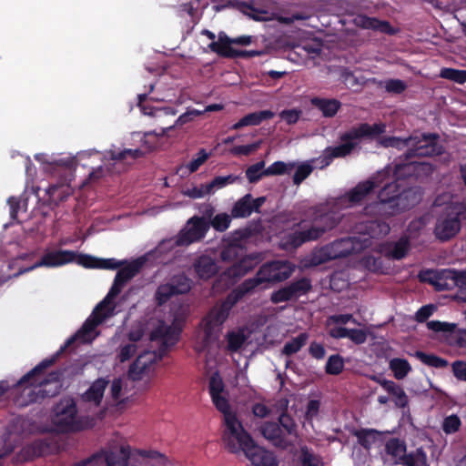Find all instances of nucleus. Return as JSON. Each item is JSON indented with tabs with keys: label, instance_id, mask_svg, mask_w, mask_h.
Wrapping results in <instances>:
<instances>
[{
	"label": "nucleus",
	"instance_id": "nucleus-1",
	"mask_svg": "<svg viewBox=\"0 0 466 466\" xmlns=\"http://www.w3.org/2000/svg\"><path fill=\"white\" fill-rule=\"evenodd\" d=\"M103 322V317L96 319L92 316L86 319L80 329L70 337L60 350L54 356L43 360L39 364L25 374L17 382L18 388H23L21 396L16 400L19 406H27L34 402H41L46 398L54 397L58 393L60 372L53 371L45 379H41L43 372L52 366L60 352L71 346L76 340L86 341L97 326Z\"/></svg>",
	"mask_w": 466,
	"mask_h": 466
},
{
	"label": "nucleus",
	"instance_id": "nucleus-2",
	"mask_svg": "<svg viewBox=\"0 0 466 466\" xmlns=\"http://www.w3.org/2000/svg\"><path fill=\"white\" fill-rule=\"evenodd\" d=\"M386 124L360 123L354 126L348 131L340 134V144L334 147H327L322 155L316 158L319 168H324L331 164L334 158L346 157L359 147L361 139L374 140L386 132Z\"/></svg>",
	"mask_w": 466,
	"mask_h": 466
},
{
	"label": "nucleus",
	"instance_id": "nucleus-3",
	"mask_svg": "<svg viewBox=\"0 0 466 466\" xmlns=\"http://www.w3.org/2000/svg\"><path fill=\"white\" fill-rule=\"evenodd\" d=\"M440 136L436 133H422L412 135L406 138L397 137H384L380 140L384 147L402 148L407 147L404 159L409 160L415 157H435L444 152L443 147L438 143Z\"/></svg>",
	"mask_w": 466,
	"mask_h": 466
},
{
	"label": "nucleus",
	"instance_id": "nucleus-4",
	"mask_svg": "<svg viewBox=\"0 0 466 466\" xmlns=\"http://www.w3.org/2000/svg\"><path fill=\"white\" fill-rule=\"evenodd\" d=\"M295 269L288 260H271L262 264L254 277L245 279L238 286L247 295L265 290L270 284L288 279Z\"/></svg>",
	"mask_w": 466,
	"mask_h": 466
},
{
	"label": "nucleus",
	"instance_id": "nucleus-5",
	"mask_svg": "<svg viewBox=\"0 0 466 466\" xmlns=\"http://www.w3.org/2000/svg\"><path fill=\"white\" fill-rule=\"evenodd\" d=\"M224 443L231 453L243 451L254 466H278L274 454L257 445L244 428L232 437H228Z\"/></svg>",
	"mask_w": 466,
	"mask_h": 466
},
{
	"label": "nucleus",
	"instance_id": "nucleus-6",
	"mask_svg": "<svg viewBox=\"0 0 466 466\" xmlns=\"http://www.w3.org/2000/svg\"><path fill=\"white\" fill-rule=\"evenodd\" d=\"M260 431L266 440L281 450L295 446L299 437L298 425L292 416L286 411L280 413L277 420L265 421Z\"/></svg>",
	"mask_w": 466,
	"mask_h": 466
},
{
	"label": "nucleus",
	"instance_id": "nucleus-7",
	"mask_svg": "<svg viewBox=\"0 0 466 466\" xmlns=\"http://www.w3.org/2000/svg\"><path fill=\"white\" fill-rule=\"evenodd\" d=\"M208 391L214 406L224 416L226 427L222 435L224 442L228 440V437H232L238 431L242 430L243 425L237 418V415L232 412L228 398L223 395L225 385L218 372L213 373L209 378Z\"/></svg>",
	"mask_w": 466,
	"mask_h": 466
},
{
	"label": "nucleus",
	"instance_id": "nucleus-8",
	"mask_svg": "<svg viewBox=\"0 0 466 466\" xmlns=\"http://www.w3.org/2000/svg\"><path fill=\"white\" fill-rule=\"evenodd\" d=\"M248 296L243 289L237 286L233 289L220 303L216 304L204 318V337L210 340L218 336L220 327L228 319L233 307Z\"/></svg>",
	"mask_w": 466,
	"mask_h": 466
},
{
	"label": "nucleus",
	"instance_id": "nucleus-9",
	"mask_svg": "<svg viewBox=\"0 0 466 466\" xmlns=\"http://www.w3.org/2000/svg\"><path fill=\"white\" fill-rule=\"evenodd\" d=\"M466 207L461 202L446 205L438 215L433 228L435 238L447 242L455 238L461 228V219L465 218Z\"/></svg>",
	"mask_w": 466,
	"mask_h": 466
},
{
	"label": "nucleus",
	"instance_id": "nucleus-10",
	"mask_svg": "<svg viewBox=\"0 0 466 466\" xmlns=\"http://www.w3.org/2000/svg\"><path fill=\"white\" fill-rule=\"evenodd\" d=\"M53 424L63 433L76 432L83 430L81 422L76 419L77 407L72 397L62 398L53 409Z\"/></svg>",
	"mask_w": 466,
	"mask_h": 466
},
{
	"label": "nucleus",
	"instance_id": "nucleus-11",
	"mask_svg": "<svg viewBox=\"0 0 466 466\" xmlns=\"http://www.w3.org/2000/svg\"><path fill=\"white\" fill-rule=\"evenodd\" d=\"M385 451L392 458L394 465L425 466L427 463V454L421 447L407 453L406 442L399 438L388 440Z\"/></svg>",
	"mask_w": 466,
	"mask_h": 466
},
{
	"label": "nucleus",
	"instance_id": "nucleus-12",
	"mask_svg": "<svg viewBox=\"0 0 466 466\" xmlns=\"http://www.w3.org/2000/svg\"><path fill=\"white\" fill-rule=\"evenodd\" d=\"M399 181L395 177V180L386 183L378 194L379 200L370 208L387 218L395 216L397 214L395 204L410 194V191H401Z\"/></svg>",
	"mask_w": 466,
	"mask_h": 466
},
{
	"label": "nucleus",
	"instance_id": "nucleus-13",
	"mask_svg": "<svg viewBox=\"0 0 466 466\" xmlns=\"http://www.w3.org/2000/svg\"><path fill=\"white\" fill-rule=\"evenodd\" d=\"M434 171V167L425 161H414L412 158L404 159L401 155L395 163L393 174L397 180H422L429 177Z\"/></svg>",
	"mask_w": 466,
	"mask_h": 466
},
{
	"label": "nucleus",
	"instance_id": "nucleus-14",
	"mask_svg": "<svg viewBox=\"0 0 466 466\" xmlns=\"http://www.w3.org/2000/svg\"><path fill=\"white\" fill-rule=\"evenodd\" d=\"M76 257V252L73 250H55L48 251L43 255L40 260L36 261L30 267L21 268L14 274V277H18L22 274L32 271L40 267L56 268L60 267L71 262H74Z\"/></svg>",
	"mask_w": 466,
	"mask_h": 466
},
{
	"label": "nucleus",
	"instance_id": "nucleus-15",
	"mask_svg": "<svg viewBox=\"0 0 466 466\" xmlns=\"http://www.w3.org/2000/svg\"><path fill=\"white\" fill-rule=\"evenodd\" d=\"M311 289V280L309 278L303 277L292 280L285 287L273 291L270 295V300L274 304L287 302L306 295Z\"/></svg>",
	"mask_w": 466,
	"mask_h": 466
},
{
	"label": "nucleus",
	"instance_id": "nucleus-16",
	"mask_svg": "<svg viewBox=\"0 0 466 466\" xmlns=\"http://www.w3.org/2000/svg\"><path fill=\"white\" fill-rule=\"evenodd\" d=\"M145 263V257H140L121 266L115 276L113 285L108 291V298L117 297L121 293L125 285L137 273H139Z\"/></svg>",
	"mask_w": 466,
	"mask_h": 466
},
{
	"label": "nucleus",
	"instance_id": "nucleus-17",
	"mask_svg": "<svg viewBox=\"0 0 466 466\" xmlns=\"http://www.w3.org/2000/svg\"><path fill=\"white\" fill-rule=\"evenodd\" d=\"M190 227L186 231H181L176 240L177 246H187L205 238L210 225L202 217H193L188 220Z\"/></svg>",
	"mask_w": 466,
	"mask_h": 466
},
{
	"label": "nucleus",
	"instance_id": "nucleus-18",
	"mask_svg": "<svg viewBox=\"0 0 466 466\" xmlns=\"http://www.w3.org/2000/svg\"><path fill=\"white\" fill-rule=\"evenodd\" d=\"M263 259L261 253L253 252L246 254V252L228 267L224 274L229 279H238L250 271H252Z\"/></svg>",
	"mask_w": 466,
	"mask_h": 466
},
{
	"label": "nucleus",
	"instance_id": "nucleus-19",
	"mask_svg": "<svg viewBox=\"0 0 466 466\" xmlns=\"http://www.w3.org/2000/svg\"><path fill=\"white\" fill-rule=\"evenodd\" d=\"M438 290L451 289L452 286L466 287V272L456 269H442L435 274V280L431 281Z\"/></svg>",
	"mask_w": 466,
	"mask_h": 466
},
{
	"label": "nucleus",
	"instance_id": "nucleus-20",
	"mask_svg": "<svg viewBox=\"0 0 466 466\" xmlns=\"http://www.w3.org/2000/svg\"><path fill=\"white\" fill-rule=\"evenodd\" d=\"M380 186L374 178L360 182L341 198V202L347 203L350 207L359 205Z\"/></svg>",
	"mask_w": 466,
	"mask_h": 466
},
{
	"label": "nucleus",
	"instance_id": "nucleus-21",
	"mask_svg": "<svg viewBox=\"0 0 466 466\" xmlns=\"http://www.w3.org/2000/svg\"><path fill=\"white\" fill-rule=\"evenodd\" d=\"M181 331V328L177 325L173 324L167 326L162 323L152 331L150 338L152 340H160V350H166L177 344L179 339Z\"/></svg>",
	"mask_w": 466,
	"mask_h": 466
},
{
	"label": "nucleus",
	"instance_id": "nucleus-22",
	"mask_svg": "<svg viewBox=\"0 0 466 466\" xmlns=\"http://www.w3.org/2000/svg\"><path fill=\"white\" fill-rule=\"evenodd\" d=\"M373 380L381 386V388L390 396L397 408L404 409L409 404V398L404 389L393 380L381 377H373Z\"/></svg>",
	"mask_w": 466,
	"mask_h": 466
},
{
	"label": "nucleus",
	"instance_id": "nucleus-23",
	"mask_svg": "<svg viewBox=\"0 0 466 466\" xmlns=\"http://www.w3.org/2000/svg\"><path fill=\"white\" fill-rule=\"evenodd\" d=\"M350 244H351V240L348 238L336 240L330 246L322 248L319 251L321 258L319 262L348 257L352 251L351 248L348 247Z\"/></svg>",
	"mask_w": 466,
	"mask_h": 466
},
{
	"label": "nucleus",
	"instance_id": "nucleus-24",
	"mask_svg": "<svg viewBox=\"0 0 466 466\" xmlns=\"http://www.w3.org/2000/svg\"><path fill=\"white\" fill-rule=\"evenodd\" d=\"M354 21L359 27L371 29L388 35H395L399 32V29L393 27L389 21L380 20L365 15H358Z\"/></svg>",
	"mask_w": 466,
	"mask_h": 466
},
{
	"label": "nucleus",
	"instance_id": "nucleus-25",
	"mask_svg": "<svg viewBox=\"0 0 466 466\" xmlns=\"http://www.w3.org/2000/svg\"><path fill=\"white\" fill-rule=\"evenodd\" d=\"M410 249V238L401 236L397 241L388 242L383 247L384 255L392 259L400 260L404 258Z\"/></svg>",
	"mask_w": 466,
	"mask_h": 466
},
{
	"label": "nucleus",
	"instance_id": "nucleus-26",
	"mask_svg": "<svg viewBox=\"0 0 466 466\" xmlns=\"http://www.w3.org/2000/svg\"><path fill=\"white\" fill-rule=\"evenodd\" d=\"M72 192L69 186L64 184L50 185L46 189V200L48 206L57 207L60 203L66 201Z\"/></svg>",
	"mask_w": 466,
	"mask_h": 466
},
{
	"label": "nucleus",
	"instance_id": "nucleus-27",
	"mask_svg": "<svg viewBox=\"0 0 466 466\" xmlns=\"http://www.w3.org/2000/svg\"><path fill=\"white\" fill-rule=\"evenodd\" d=\"M232 41L231 38L228 37L225 33H220L218 35V40L212 41L208 47L215 53H217L219 56L226 58H237L238 51L237 49L231 46Z\"/></svg>",
	"mask_w": 466,
	"mask_h": 466
},
{
	"label": "nucleus",
	"instance_id": "nucleus-28",
	"mask_svg": "<svg viewBox=\"0 0 466 466\" xmlns=\"http://www.w3.org/2000/svg\"><path fill=\"white\" fill-rule=\"evenodd\" d=\"M194 269L199 279L207 280L218 273V267L210 257L201 256L195 261Z\"/></svg>",
	"mask_w": 466,
	"mask_h": 466
},
{
	"label": "nucleus",
	"instance_id": "nucleus-29",
	"mask_svg": "<svg viewBox=\"0 0 466 466\" xmlns=\"http://www.w3.org/2000/svg\"><path fill=\"white\" fill-rule=\"evenodd\" d=\"M274 116V113L271 110H261L253 113H249L240 118L235 123L231 129L238 130L244 127L248 126H258L264 120L271 119Z\"/></svg>",
	"mask_w": 466,
	"mask_h": 466
},
{
	"label": "nucleus",
	"instance_id": "nucleus-30",
	"mask_svg": "<svg viewBox=\"0 0 466 466\" xmlns=\"http://www.w3.org/2000/svg\"><path fill=\"white\" fill-rule=\"evenodd\" d=\"M311 105L325 117H333L341 107V102L336 98L313 97Z\"/></svg>",
	"mask_w": 466,
	"mask_h": 466
},
{
	"label": "nucleus",
	"instance_id": "nucleus-31",
	"mask_svg": "<svg viewBox=\"0 0 466 466\" xmlns=\"http://www.w3.org/2000/svg\"><path fill=\"white\" fill-rule=\"evenodd\" d=\"M351 434L358 440V443L365 450H370L373 443H375L382 432L376 429L361 428L353 430Z\"/></svg>",
	"mask_w": 466,
	"mask_h": 466
},
{
	"label": "nucleus",
	"instance_id": "nucleus-32",
	"mask_svg": "<svg viewBox=\"0 0 466 466\" xmlns=\"http://www.w3.org/2000/svg\"><path fill=\"white\" fill-rule=\"evenodd\" d=\"M107 384L108 380L102 378L95 380L89 389L85 392V400L86 401L94 402L97 406L100 405Z\"/></svg>",
	"mask_w": 466,
	"mask_h": 466
},
{
	"label": "nucleus",
	"instance_id": "nucleus-33",
	"mask_svg": "<svg viewBox=\"0 0 466 466\" xmlns=\"http://www.w3.org/2000/svg\"><path fill=\"white\" fill-rule=\"evenodd\" d=\"M364 231L372 238H379L388 235L390 231V225L380 219H370L364 223Z\"/></svg>",
	"mask_w": 466,
	"mask_h": 466
},
{
	"label": "nucleus",
	"instance_id": "nucleus-34",
	"mask_svg": "<svg viewBox=\"0 0 466 466\" xmlns=\"http://www.w3.org/2000/svg\"><path fill=\"white\" fill-rule=\"evenodd\" d=\"M424 365L435 369H444L447 368L449 362L447 360L439 357L433 353H426L421 350H416L414 353L410 354Z\"/></svg>",
	"mask_w": 466,
	"mask_h": 466
},
{
	"label": "nucleus",
	"instance_id": "nucleus-35",
	"mask_svg": "<svg viewBox=\"0 0 466 466\" xmlns=\"http://www.w3.org/2000/svg\"><path fill=\"white\" fill-rule=\"evenodd\" d=\"M251 200H252V195L251 194H246L241 198H239L233 206L231 209V217L238 218H248L249 217L253 212L251 208Z\"/></svg>",
	"mask_w": 466,
	"mask_h": 466
},
{
	"label": "nucleus",
	"instance_id": "nucleus-36",
	"mask_svg": "<svg viewBox=\"0 0 466 466\" xmlns=\"http://www.w3.org/2000/svg\"><path fill=\"white\" fill-rule=\"evenodd\" d=\"M401 191H410V194L407 195L406 198H402L398 204H395V207H397V214L412 208L421 198L420 192L416 187L401 188Z\"/></svg>",
	"mask_w": 466,
	"mask_h": 466
},
{
	"label": "nucleus",
	"instance_id": "nucleus-37",
	"mask_svg": "<svg viewBox=\"0 0 466 466\" xmlns=\"http://www.w3.org/2000/svg\"><path fill=\"white\" fill-rule=\"evenodd\" d=\"M246 252L243 245L227 243L220 251V259L223 262H236Z\"/></svg>",
	"mask_w": 466,
	"mask_h": 466
},
{
	"label": "nucleus",
	"instance_id": "nucleus-38",
	"mask_svg": "<svg viewBox=\"0 0 466 466\" xmlns=\"http://www.w3.org/2000/svg\"><path fill=\"white\" fill-rule=\"evenodd\" d=\"M309 339V334L307 332H301L297 337L292 338L287 341L281 350L285 356H291L299 352L307 343Z\"/></svg>",
	"mask_w": 466,
	"mask_h": 466
},
{
	"label": "nucleus",
	"instance_id": "nucleus-39",
	"mask_svg": "<svg viewBox=\"0 0 466 466\" xmlns=\"http://www.w3.org/2000/svg\"><path fill=\"white\" fill-rule=\"evenodd\" d=\"M227 350L230 352H238L247 340L244 330H230L226 335Z\"/></svg>",
	"mask_w": 466,
	"mask_h": 466
},
{
	"label": "nucleus",
	"instance_id": "nucleus-40",
	"mask_svg": "<svg viewBox=\"0 0 466 466\" xmlns=\"http://www.w3.org/2000/svg\"><path fill=\"white\" fill-rule=\"evenodd\" d=\"M390 369L397 380H403L411 371V366L409 361L400 358L390 360Z\"/></svg>",
	"mask_w": 466,
	"mask_h": 466
},
{
	"label": "nucleus",
	"instance_id": "nucleus-41",
	"mask_svg": "<svg viewBox=\"0 0 466 466\" xmlns=\"http://www.w3.org/2000/svg\"><path fill=\"white\" fill-rule=\"evenodd\" d=\"M169 282L171 286H173L177 295H184L188 293L192 287L191 279L185 274L173 276Z\"/></svg>",
	"mask_w": 466,
	"mask_h": 466
},
{
	"label": "nucleus",
	"instance_id": "nucleus-42",
	"mask_svg": "<svg viewBox=\"0 0 466 466\" xmlns=\"http://www.w3.org/2000/svg\"><path fill=\"white\" fill-rule=\"evenodd\" d=\"M344 359L339 354H333L328 358L325 365V372L328 375L338 376L344 370Z\"/></svg>",
	"mask_w": 466,
	"mask_h": 466
},
{
	"label": "nucleus",
	"instance_id": "nucleus-43",
	"mask_svg": "<svg viewBox=\"0 0 466 466\" xmlns=\"http://www.w3.org/2000/svg\"><path fill=\"white\" fill-rule=\"evenodd\" d=\"M147 354H140L128 369V375L133 380H138L148 369V363L144 360Z\"/></svg>",
	"mask_w": 466,
	"mask_h": 466
},
{
	"label": "nucleus",
	"instance_id": "nucleus-44",
	"mask_svg": "<svg viewBox=\"0 0 466 466\" xmlns=\"http://www.w3.org/2000/svg\"><path fill=\"white\" fill-rule=\"evenodd\" d=\"M238 179V177L232 174L225 177H216L208 184L205 185L206 192L212 194L216 189H220L228 185L233 184Z\"/></svg>",
	"mask_w": 466,
	"mask_h": 466
},
{
	"label": "nucleus",
	"instance_id": "nucleus-45",
	"mask_svg": "<svg viewBox=\"0 0 466 466\" xmlns=\"http://www.w3.org/2000/svg\"><path fill=\"white\" fill-rule=\"evenodd\" d=\"M114 299L115 298H108V293H107L106 296L104 298V299L102 301H100L95 307L91 316L93 318H95L96 319H100V318L103 317V321H104L106 318H108L112 314L113 308L110 307V304Z\"/></svg>",
	"mask_w": 466,
	"mask_h": 466
},
{
	"label": "nucleus",
	"instance_id": "nucleus-46",
	"mask_svg": "<svg viewBox=\"0 0 466 466\" xmlns=\"http://www.w3.org/2000/svg\"><path fill=\"white\" fill-rule=\"evenodd\" d=\"M252 229L250 227H245L230 232L225 238V241L229 244L243 245V241L248 239L252 236Z\"/></svg>",
	"mask_w": 466,
	"mask_h": 466
},
{
	"label": "nucleus",
	"instance_id": "nucleus-47",
	"mask_svg": "<svg viewBox=\"0 0 466 466\" xmlns=\"http://www.w3.org/2000/svg\"><path fill=\"white\" fill-rule=\"evenodd\" d=\"M440 76L461 85L466 82V70L443 67L440 72Z\"/></svg>",
	"mask_w": 466,
	"mask_h": 466
},
{
	"label": "nucleus",
	"instance_id": "nucleus-48",
	"mask_svg": "<svg viewBox=\"0 0 466 466\" xmlns=\"http://www.w3.org/2000/svg\"><path fill=\"white\" fill-rule=\"evenodd\" d=\"M177 296L170 282L161 284L156 291V300L159 306L166 304L172 297Z\"/></svg>",
	"mask_w": 466,
	"mask_h": 466
},
{
	"label": "nucleus",
	"instance_id": "nucleus-49",
	"mask_svg": "<svg viewBox=\"0 0 466 466\" xmlns=\"http://www.w3.org/2000/svg\"><path fill=\"white\" fill-rule=\"evenodd\" d=\"M108 154L112 160L118 161L127 160V158L135 160L143 156V152L140 149L110 150Z\"/></svg>",
	"mask_w": 466,
	"mask_h": 466
},
{
	"label": "nucleus",
	"instance_id": "nucleus-50",
	"mask_svg": "<svg viewBox=\"0 0 466 466\" xmlns=\"http://www.w3.org/2000/svg\"><path fill=\"white\" fill-rule=\"evenodd\" d=\"M316 223L325 233L334 228L339 223V218L334 212H328L321 215Z\"/></svg>",
	"mask_w": 466,
	"mask_h": 466
},
{
	"label": "nucleus",
	"instance_id": "nucleus-51",
	"mask_svg": "<svg viewBox=\"0 0 466 466\" xmlns=\"http://www.w3.org/2000/svg\"><path fill=\"white\" fill-rule=\"evenodd\" d=\"M265 167V162L263 160L257 162L254 165L248 167L246 170V177L249 183H257L263 177H266L263 174V168Z\"/></svg>",
	"mask_w": 466,
	"mask_h": 466
},
{
	"label": "nucleus",
	"instance_id": "nucleus-52",
	"mask_svg": "<svg viewBox=\"0 0 466 466\" xmlns=\"http://www.w3.org/2000/svg\"><path fill=\"white\" fill-rule=\"evenodd\" d=\"M208 154L204 148H201L198 154L197 157L192 159L186 167H180V169L186 168L187 170V174L194 173L198 170L200 166H202L208 158Z\"/></svg>",
	"mask_w": 466,
	"mask_h": 466
},
{
	"label": "nucleus",
	"instance_id": "nucleus-53",
	"mask_svg": "<svg viewBox=\"0 0 466 466\" xmlns=\"http://www.w3.org/2000/svg\"><path fill=\"white\" fill-rule=\"evenodd\" d=\"M231 215L227 213L217 214L211 220L210 224L213 228L218 232H224L227 230L231 223Z\"/></svg>",
	"mask_w": 466,
	"mask_h": 466
},
{
	"label": "nucleus",
	"instance_id": "nucleus-54",
	"mask_svg": "<svg viewBox=\"0 0 466 466\" xmlns=\"http://www.w3.org/2000/svg\"><path fill=\"white\" fill-rule=\"evenodd\" d=\"M461 426V419L456 414L446 417L442 422V430L446 434L457 432Z\"/></svg>",
	"mask_w": 466,
	"mask_h": 466
},
{
	"label": "nucleus",
	"instance_id": "nucleus-55",
	"mask_svg": "<svg viewBox=\"0 0 466 466\" xmlns=\"http://www.w3.org/2000/svg\"><path fill=\"white\" fill-rule=\"evenodd\" d=\"M262 141L258 140L248 145L235 146L230 149L234 156H249L256 152L261 146Z\"/></svg>",
	"mask_w": 466,
	"mask_h": 466
},
{
	"label": "nucleus",
	"instance_id": "nucleus-56",
	"mask_svg": "<svg viewBox=\"0 0 466 466\" xmlns=\"http://www.w3.org/2000/svg\"><path fill=\"white\" fill-rule=\"evenodd\" d=\"M427 328L434 332L452 333L457 328L455 323L431 320L427 322Z\"/></svg>",
	"mask_w": 466,
	"mask_h": 466
},
{
	"label": "nucleus",
	"instance_id": "nucleus-57",
	"mask_svg": "<svg viewBox=\"0 0 466 466\" xmlns=\"http://www.w3.org/2000/svg\"><path fill=\"white\" fill-rule=\"evenodd\" d=\"M312 170L313 167L308 163L299 165L293 175V183L295 185L301 184L311 174Z\"/></svg>",
	"mask_w": 466,
	"mask_h": 466
},
{
	"label": "nucleus",
	"instance_id": "nucleus-58",
	"mask_svg": "<svg viewBox=\"0 0 466 466\" xmlns=\"http://www.w3.org/2000/svg\"><path fill=\"white\" fill-rule=\"evenodd\" d=\"M288 171V166L282 161H276L263 170L266 177L284 175Z\"/></svg>",
	"mask_w": 466,
	"mask_h": 466
},
{
	"label": "nucleus",
	"instance_id": "nucleus-59",
	"mask_svg": "<svg viewBox=\"0 0 466 466\" xmlns=\"http://www.w3.org/2000/svg\"><path fill=\"white\" fill-rule=\"evenodd\" d=\"M137 345L134 343L121 346L117 353V359L121 363L129 360L137 352Z\"/></svg>",
	"mask_w": 466,
	"mask_h": 466
},
{
	"label": "nucleus",
	"instance_id": "nucleus-60",
	"mask_svg": "<svg viewBox=\"0 0 466 466\" xmlns=\"http://www.w3.org/2000/svg\"><path fill=\"white\" fill-rule=\"evenodd\" d=\"M406 88V83L400 79H389L385 84L386 91L391 94H401Z\"/></svg>",
	"mask_w": 466,
	"mask_h": 466
},
{
	"label": "nucleus",
	"instance_id": "nucleus-61",
	"mask_svg": "<svg viewBox=\"0 0 466 466\" xmlns=\"http://www.w3.org/2000/svg\"><path fill=\"white\" fill-rule=\"evenodd\" d=\"M300 232L302 233L305 243L317 240L324 234V230L321 229L317 223L308 229L300 230Z\"/></svg>",
	"mask_w": 466,
	"mask_h": 466
},
{
	"label": "nucleus",
	"instance_id": "nucleus-62",
	"mask_svg": "<svg viewBox=\"0 0 466 466\" xmlns=\"http://www.w3.org/2000/svg\"><path fill=\"white\" fill-rule=\"evenodd\" d=\"M285 245L291 248H297L305 243L302 233L300 231H295L287 234L284 238Z\"/></svg>",
	"mask_w": 466,
	"mask_h": 466
},
{
	"label": "nucleus",
	"instance_id": "nucleus-63",
	"mask_svg": "<svg viewBox=\"0 0 466 466\" xmlns=\"http://www.w3.org/2000/svg\"><path fill=\"white\" fill-rule=\"evenodd\" d=\"M435 309L436 307L433 304L420 307L415 314V320L419 323L425 322L433 314Z\"/></svg>",
	"mask_w": 466,
	"mask_h": 466
},
{
	"label": "nucleus",
	"instance_id": "nucleus-64",
	"mask_svg": "<svg viewBox=\"0 0 466 466\" xmlns=\"http://www.w3.org/2000/svg\"><path fill=\"white\" fill-rule=\"evenodd\" d=\"M454 377L461 381H466V362L463 360H455L451 364Z\"/></svg>",
	"mask_w": 466,
	"mask_h": 466
}]
</instances>
